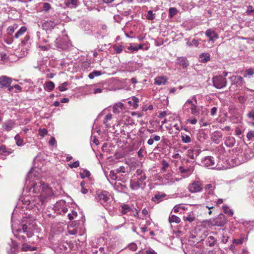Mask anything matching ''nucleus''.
<instances>
[{"label":"nucleus","mask_w":254,"mask_h":254,"mask_svg":"<svg viewBox=\"0 0 254 254\" xmlns=\"http://www.w3.org/2000/svg\"><path fill=\"white\" fill-rule=\"evenodd\" d=\"M33 226L30 224H21L18 229L12 228V232L14 236L22 242L33 243L35 238L37 239L38 236L35 235L33 229Z\"/></svg>","instance_id":"1"},{"label":"nucleus","mask_w":254,"mask_h":254,"mask_svg":"<svg viewBox=\"0 0 254 254\" xmlns=\"http://www.w3.org/2000/svg\"><path fill=\"white\" fill-rule=\"evenodd\" d=\"M32 191L36 193H40L37 199L39 200L40 204H43L47 198L52 196L54 193L52 189L48 187V185L42 181L34 184L32 185Z\"/></svg>","instance_id":"2"},{"label":"nucleus","mask_w":254,"mask_h":254,"mask_svg":"<svg viewBox=\"0 0 254 254\" xmlns=\"http://www.w3.org/2000/svg\"><path fill=\"white\" fill-rule=\"evenodd\" d=\"M197 101L196 96L193 95L191 100L188 99L183 106V109L185 113H190L194 116H198L200 114V108L202 107H198L197 105Z\"/></svg>","instance_id":"3"},{"label":"nucleus","mask_w":254,"mask_h":254,"mask_svg":"<svg viewBox=\"0 0 254 254\" xmlns=\"http://www.w3.org/2000/svg\"><path fill=\"white\" fill-rule=\"evenodd\" d=\"M95 198L97 201L100 202L104 206H107L111 199L109 192L106 191L98 192L96 194Z\"/></svg>","instance_id":"4"},{"label":"nucleus","mask_w":254,"mask_h":254,"mask_svg":"<svg viewBox=\"0 0 254 254\" xmlns=\"http://www.w3.org/2000/svg\"><path fill=\"white\" fill-rule=\"evenodd\" d=\"M222 199H217V196L214 195L207 196L206 199V207L208 209H211L214 207L216 204H221L223 203Z\"/></svg>","instance_id":"5"},{"label":"nucleus","mask_w":254,"mask_h":254,"mask_svg":"<svg viewBox=\"0 0 254 254\" xmlns=\"http://www.w3.org/2000/svg\"><path fill=\"white\" fill-rule=\"evenodd\" d=\"M213 86L217 89H221L226 86L227 81L226 78L221 75H216L213 77Z\"/></svg>","instance_id":"6"},{"label":"nucleus","mask_w":254,"mask_h":254,"mask_svg":"<svg viewBox=\"0 0 254 254\" xmlns=\"http://www.w3.org/2000/svg\"><path fill=\"white\" fill-rule=\"evenodd\" d=\"M67 205L64 200H60L57 202L55 208L57 213L61 215H64L67 212Z\"/></svg>","instance_id":"7"},{"label":"nucleus","mask_w":254,"mask_h":254,"mask_svg":"<svg viewBox=\"0 0 254 254\" xmlns=\"http://www.w3.org/2000/svg\"><path fill=\"white\" fill-rule=\"evenodd\" d=\"M226 223V217L222 213L219 214L217 217L214 218L211 222L213 225L217 226H223Z\"/></svg>","instance_id":"8"},{"label":"nucleus","mask_w":254,"mask_h":254,"mask_svg":"<svg viewBox=\"0 0 254 254\" xmlns=\"http://www.w3.org/2000/svg\"><path fill=\"white\" fill-rule=\"evenodd\" d=\"M188 189L191 193L200 192L202 190L201 184L199 181H194L189 185Z\"/></svg>","instance_id":"9"},{"label":"nucleus","mask_w":254,"mask_h":254,"mask_svg":"<svg viewBox=\"0 0 254 254\" xmlns=\"http://www.w3.org/2000/svg\"><path fill=\"white\" fill-rule=\"evenodd\" d=\"M232 85H235L237 87H242L245 83L243 78L240 76L233 75L230 77Z\"/></svg>","instance_id":"10"},{"label":"nucleus","mask_w":254,"mask_h":254,"mask_svg":"<svg viewBox=\"0 0 254 254\" xmlns=\"http://www.w3.org/2000/svg\"><path fill=\"white\" fill-rule=\"evenodd\" d=\"M202 164L206 167H210L211 169L214 168L215 162V159L213 157L207 156L202 160Z\"/></svg>","instance_id":"11"},{"label":"nucleus","mask_w":254,"mask_h":254,"mask_svg":"<svg viewBox=\"0 0 254 254\" xmlns=\"http://www.w3.org/2000/svg\"><path fill=\"white\" fill-rule=\"evenodd\" d=\"M12 79L8 76L2 75L0 77V87L7 88L10 85Z\"/></svg>","instance_id":"12"},{"label":"nucleus","mask_w":254,"mask_h":254,"mask_svg":"<svg viewBox=\"0 0 254 254\" xmlns=\"http://www.w3.org/2000/svg\"><path fill=\"white\" fill-rule=\"evenodd\" d=\"M6 250L8 254H14L18 250L16 243L11 240V242L8 244Z\"/></svg>","instance_id":"13"},{"label":"nucleus","mask_w":254,"mask_h":254,"mask_svg":"<svg viewBox=\"0 0 254 254\" xmlns=\"http://www.w3.org/2000/svg\"><path fill=\"white\" fill-rule=\"evenodd\" d=\"M205 35L209 38V41L213 43L219 38L218 35L210 29H208L205 31Z\"/></svg>","instance_id":"14"},{"label":"nucleus","mask_w":254,"mask_h":254,"mask_svg":"<svg viewBox=\"0 0 254 254\" xmlns=\"http://www.w3.org/2000/svg\"><path fill=\"white\" fill-rule=\"evenodd\" d=\"M125 110V106L124 104L121 102H118L113 106V112L116 114H119L123 112Z\"/></svg>","instance_id":"15"},{"label":"nucleus","mask_w":254,"mask_h":254,"mask_svg":"<svg viewBox=\"0 0 254 254\" xmlns=\"http://www.w3.org/2000/svg\"><path fill=\"white\" fill-rule=\"evenodd\" d=\"M179 171L183 175L184 177L190 176L193 171V167H190L188 168H185L183 167H180Z\"/></svg>","instance_id":"16"},{"label":"nucleus","mask_w":254,"mask_h":254,"mask_svg":"<svg viewBox=\"0 0 254 254\" xmlns=\"http://www.w3.org/2000/svg\"><path fill=\"white\" fill-rule=\"evenodd\" d=\"M15 126L14 122L9 120L2 124L3 129L6 131H10Z\"/></svg>","instance_id":"17"},{"label":"nucleus","mask_w":254,"mask_h":254,"mask_svg":"<svg viewBox=\"0 0 254 254\" xmlns=\"http://www.w3.org/2000/svg\"><path fill=\"white\" fill-rule=\"evenodd\" d=\"M56 25L57 24H56V23H55V22L51 21V20H49V21H46L45 22H44L42 24V27L43 29H44L46 31H48V30H51L53 29H54Z\"/></svg>","instance_id":"18"},{"label":"nucleus","mask_w":254,"mask_h":254,"mask_svg":"<svg viewBox=\"0 0 254 254\" xmlns=\"http://www.w3.org/2000/svg\"><path fill=\"white\" fill-rule=\"evenodd\" d=\"M142 182L143 181H140L138 180H137V181L131 180L130 182V188L133 190H137L142 185Z\"/></svg>","instance_id":"19"},{"label":"nucleus","mask_w":254,"mask_h":254,"mask_svg":"<svg viewBox=\"0 0 254 254\" xmlns=\"http://www.w3.org/2000/svg\"><path fill=\"white\" fill-rule=\"evenodd\" d=\"M136 174L137 177V180H138L140 181H143L146 178L144 173L141 169H138L136 170Z\"/></svg>","instance_id":"20"},{"label":"nucleus","mask_w":254,"mask_h":254,"mask_svg":"<svg viewBox=\"0 0 254 254\" xmlns=\"http://www.w3.org/2000/svg\"><path fill=\"white\" fill-rule=\"evenodd\" d=\"M13 150L11 148H7L4 145L0 146V153L1 154L6 155L11 154Z\"/></svg>","instance_id":"21"},{"label":"nucleus","mask_w":254,"mask_h":254,"mask_svg":"<svg viewBox=\"0 0 254 254\" xmlns=\"http://www.w3.org/2000/svg\"><path fill=\"white\" fill-rule=\"evenodd\" d=\"M183 220L185 222L191 223L195 220V217L193 214L187 213L184 216Z\"/></svg>","instance_id":"22"},{"label":"nucleus","mask_w":254,"mask_h":254,"mask_svg":"<svg viewBox=\"0 0 254 254\" xmlns=\"http://www.w3.org/2000/svg\"><path fill=\"white\" fill-rule=\"evenodd\" d=\"M200 59V62L203 63H205L210 61V54L208 53H204L201 54L199 56Z\"/></svg>","instance_id":"23"},{"label":"nucleus","mask_w":254,"mask_h":254,"mask_svg":"<svg viewBox=\"0 0 254 254\" xmlns=\"http://www.w3.org/2000/svg\"><path fill=\"white\" fill-rule=\"evenodd\" d=\"M112 118V115L111 114H109L105 116L103 123L107 128H110L111 127L110 122L111 121Z\"/></svg>","instance_id":"24"},{"label":"nucleus","mask_w":254,"mask_h":254,"mask_svg":"<svg viewBox=\"0 0 254 254\" xmlns=\"http://www.w3.org/2000/svg\"><path fill=\"white\" fill-rule=\"evenodd\" d=\"M178 64L183 67H186L189 65V63L186 58L184 57L179 58L178 59Z\"/></svg>","instance_id":"25"},{"label":"nucleus","mask_w":254,"mask_h":254,"mask_svg":"<svg viewBox=\"0 0 254 254\" xmlns=\"http://www.w3.org/2000/svg\"><path fill=\"white\" fill-rule=\"evenodd\" d=\"M27 28L26 26H22L20 29L15 33L14 35L15 38H18L22 35L24 34V33L26 31Z\"/></svg>","instance_id":"26"},{"label":"nucleus","mask_w":254,"mask_h":254,"mask_svg":"<svg viewBox=\"0 0 254 254\" xmlns=\"http://www.w3.org/2000/svg\"><path fill=\"white\" fill-rule=\"evenodd\" d=\"M55 87V84L53 81H50L45 83L44 88L45 90L51 91Z\"/></svg>","instance_id":"27"},{"label":"nucleus","mask_w":254,"mask_h":254,"mask_svg":"<svg viewBox=\"0 0 254 254\" xmlns=\"http://www.w3.org/2000/svg\"><path fill=\"white\" fill-rule=\"evenodd\" d=\"M18 28V24H14L12 26L8 27L7 28V33L9 36H11L14 32L15 29Z\"/></svg>","instance_id":"28"},{"label":"nucleus","mask_w":254,"mask_h":254,"mask_svg":"<svg viewBox=\"0 0 254 254\" xmlns=\"http://www.w3.org/2000/svg\"><path fill=\"white\" fill-rule=\"evenodd\" d=\"M214 189V186L211 184H206L205 186V190H209L208 195L207 196H211V195H213V190Z\"/></svg>","instance_id":"29"},{"label":"nucleus","mask_w":254,"mask_h":254,"mask_svg":"<svg viewBox=\"0 0 254 254\" xmlns=\"http://www.w3.org/2000/svg\"><path fill=\"white\" fill-rule=\"evenodd\" d=\"M117 173L115 171H111L110 172L109 176L112 180H118L122 181L121 177L117 175Z\"/></svg>","instance_id":"30"},{"label":"nucleus","mask_w":254,"mask_h":254,"mask_svg":"<svg viewBox=\"0 0 254 254\" xmlns=\"http://www.w3.org/2000/svg\"><path fill=\"white\" fill-rule=\"evenodd\" d=\"M207 241L210 247H213L216 244L217 240L212 236L208 237Z\"/></svg>","instance_id":"31"},{"label":"nucleus","mask_w":254,"mask_h":254,"mask_svg":"<svg viewBox=\"0 0 254 254\" xmlns=\"http://www.w3.org/2000/svg\"><path fill=\"white\" fill-rule=\"evenodd\" d=\"M131 211V208L127 204H124L122 205L121 212L123 214H126L127 213Z\"/></svg>","instance_id":"32"},{"label":"nucleus","mask_w":254,"mask_h":254,"mask_svg":"<svg viewBox=\"0 0 254 254\" xmlns=\"http://www.w3.org/2000/svg\"><path fill=\"white\" fill-rule=\"evenodd\" d=\"M188 155L190 159H194L198 155V152L196 150L189 149L188 150Z\"/></svg>","instance_id":"33"},{"label":"nucleus","mask_w":254,"mask_h":254,"mask_svg":"<svg viewBox=\"0 0 254 254\" xmlns=\"http://www.w3.org/2000/svg\"><path fill=\"white\" fill-rule=\"evenodd\" d=\"M169 220L170 223L175 222L176 223L178 224L181 222L180 218L175 215H172L170 216L169 217Z\"/></svg>","instance_id":"34"},{"label":"nucleus","mask_w":254,"mask_h":254,"mask_svg":"<svg viewBox=\"0 0 254 254\" xmlns=\"http://www.w3.org/2000/svg\"><path fill=\"white\" fill-rule=\"evenodd\" d=\"M101 74H102L101 71L94 70L93 72H91L89 74L88 77L90 79H93L95 77L100 76Z\"/></svg>","instance_id":"35"},{"label":"nucleus","mask_w":254,"mask_h":254,"mask_svg":"<svg viewBox=\"0 0 254 254\" xmlns=\"http://www.w3.org/2000/svg\"><path fill=\"white\" fill-rule=\"evenodd\" d=\"M16 141V144L17 146H20L23 145V139L20 137L19 134H16L14 137Z\"/></svg>","instance_id":"36"},{"label":"nucleus","mask_w":254,"mask_h":254,"mask_svg":"<svg viewBox=\"0 0 254 254\" xmlns=\"http://www.w3.org/2000/svg\"><path fill=\"white\" fill-rule=\"evenodd\" d=\"M223 211L225 213L227 214L229 216H232L233 215V211L229 208L227 206H223Z\"/></svg>","instance_id":"37"},{"label":"nucleus","mask_w":254,"mask_h":254,"mask_svg":"<svg viewBox=\"0 0 254 254\" xmlns=\"http://www.w3.org/2000/svg\"><path fill=\"white\" fill-rule=\"evenodd\" d=\"M182 140L184 143H190L191 142V139L190 136L187 134H183L181 136Z\"/></svg>","instance_id":"38"},{"label":"nucleus","mask_w":254,"mask_h":254,"mask_svg":"<svg viewBox=\"0 0 254 254\" xmlns=\"http://www.w3.org/2000/svg\"><path fill=\"white\" fill-rule=\"evenodd\" d=\"M115 172H117V174L121 175V176H123L124 174H125L126 172V168L124 166H121L119 168H117Z\"/></svg>","instance_id":"39"},{"label":"nucleus","mask_w":254,"mask_h":254,"mask_svg":"<svg viewBox=\"0 0 254 254\" xmlns=\"http://www.w3.org/2000/svg\"><path fill=\"white\" fill-rule=\"evenodd\" d=\"M30 37L29 35H26L21 41V44L26 45L30 44Z\"/></svg>","instance_id":"40"},{"label":"nucleus","mask_w":254,"mask_h":254,"mask_svg":"<svg viewBox=\"0 0 254 254\" xmlns=\"http://www.w3.org/2000/svg\"><path fill=\"white\" fill-rule=\"evenodd\" d=\"M132 106L134 109H136L138 106V103L139 102V99L137 97L133 96L132 98Z\"/></svg>","instance_id":"41"},{"label":"nucleus","mask_w":254,"mask_h":254,"mask_svg":"<svg viewBox=\"0 0 254 254\" xmlns=\"http://www.w3.org/2000/svg\"><path fill=\"white\" fill-rule=\"evenodd\" d=\"M187 45L190 47L193 46L197 47L199 45V42L197 40L193 39L191 42H188L187 43Z\"/></svg>","instance_id":"42"},{"label":"nucleus","mask_w":254,"mask_h":254,"mask_svg":"<svg viewBox=\"0 0 254 254\" xmlns=\"http://www.w3.org/2000/svg\"><path fill=\"white\" fill-rule=\"evenodd\" d=\"M22 249L23 250V251H32L35 250V249L34 248H32L30 246L27 245L26 243H23V244L22 245Z\"/></svg>","instance_id":"43"},{"label":"nucleus","mask_w":254,"mask_h":254,"mask_svg":"<svg viewBox=\"0 0 254 254\" xmlns=\"http://www.w3.org/2000/svg\"><path fill=\"white\" fill-rule=\"evenodd\" d=\"M169 16L170 17H173L177 13V10L175 7H171L169 10Z\"/></svg>","instance_id":"44"},{"label":"nucleus","mask_w":254,"mask_h":254,"mask_svg":"<svg viewBox=\"0 0 254 254\" xmlns=\"http://www.w3.org/2000/svg\"><path fill=\"white\" fill-rule=\"evenodd\" d=\"M80 176L81 178L83 179L85 177H88L90 176V173L87 170H84L82 173H80Z\"/></svg>","instance_id":"45"},{"label":"nucleus","mask_w":254,"mask_h":254,"mask_svg":"<svg viewBox=\"0 0 254 254\" xmlns=\"http://www.w3.org/2000/svg\"><path fill=\"white\" fill-rule=\"evenodd\" d=\"M68 83L67 82H64L61 85H60L58 88L60 91H64L67 90L66 86H67Z\"/></svg>","instance_id":"46"},{"label":"nucleus","mask_w":254,"mask_h":254,"mask_svg":"<svg viewBox=\"0 0 254 254\" xmlns=\"http://www.w3.org/2000/svg\"><path fill=\"white\" fill-rule=\"evenodd\" d=\"M162 167L161 168V170L163 171H166L169 167L168 163L164 160L162 161Z\"/></svg>","instance_id":"47"},{"label":"nucleus","mask_w":254,"mask_h":254,"mask_svg":"<svg viewBox=\"0 0 254 254\" xmlns=\"http://www.w3.org/2000/svg\"><path fill=\"white\" fill-rule=\"evenodd\" d=\"M246 74L244 75V77H247V76H251L253 75L254 72V70L253 69L248 68L246 70Z\"/></svg>","instance_id":"48"},{"label":"nucleus","mask_w":254,"mask_h":254,"mask_svg":"<svg viewBox=\"0 0 254 254\" xmlns=\"http://www.w3.org/2000/svg\"><path fill=\"white\" fill-rule=\"evenodd\" d=\"M244 238L242 237L239 239H234L233 243L236 245H241L244 242Z\"/></svg>","instance_id":"49"},{"label":"nucleus","mask_w":254,"mask_h":254,"mask_svg":"<svg viewBox=\"0 0 254 254\" xmlns=\"http://www.w3.org/2000/svg\"><path fill=\"white\" fill-rule=\"evenodd\" d=\"M114 49L117 53H120L123 51L124 47L123 46H114Z\"/></svg>","instance_id":"50"},{"label":"nucleus","mask_w":254,"mask_h":254,"mask_svg":"<svg viewBox=\"0 0 254 254\" xmlns=\"http://www.w3.org/2000/svg\"><path fill=\"white\" fill-rule=\"evenodd\" d=\"M77 215V213L76 211H72L71 213L68 214V218L70 220H73Z\"/></svg>","instance_id":"51"},{"label":"nucleus","mask_w":254,"mask_h":254,"mask_svg":"<svg viewBox=\"0 0 254 254\" xmlns=\"http://www.w3.org/2000/svg\"><path fill=\"white\" fill-rule=\"evenodd\" d=\"M38 131L39 135L41 136H44L48 133V131L46 128H40Z\"/></svg>","instance_id":"52"},{"label":"nucleus","mask_w":254,"mask_h":254,"mask_svg":"<svg viewBox=\"0 0 254 254\" xmlns=\"http://www.w3.org/2000/svg\"><path fill=\"white\" fill-rule=\"evenodd\" d=\"M128 248L132 251H135L137 250V247L136 244L132 243L128 245Z\"/></svg>","instance_id":"53"},{"label":"nucleus","mask_w":254,"mask_h":254,"mask_svg":"<svg viewBox=\"0 0 254 254\" xmlns=\"http://www.w3.org/2000/svg\"><path fill=\"white\" fill-rule=\"evenodd\" d=\"M146 17L148 19L152 20L154 18V14L151 10H149L147 12Z\"/></svg>","instance_id":"54"},{"label":"nucleus","mask_w":254,"mask_h":254,"mask_svg":"<svg viewBox=\"0 0 254 254\" xmlns=\"http://www.w3.org/2000/svg\"><path fill=\"white\" fill-rule=\"evenodd\" d=\"M77 0H68L66 2V5L69 6L70 4L76 5L77 4Z\"/></svg>","instance_id":"55"},{"label":"nucleus","mask_w":254,"mask_h":254,"mask_svg":"<svg viewBox=\"0 0 254 254\" xmlns=\"http://www.w3.org/2000/svg\"><path fill=\"white\" fill-rule=\"evenodd\" d=\"M115 187L116 189H121V190H124V189L125 188V186L120 183H116L115 184Z\"/></svg>","instance_id":"56"},{"label":"nucleus","mask_w":254,"mask_h":254,"mask_svg":"<svg viewBox=\"0 0 254 254\" xmlns=\"http://www.w3.org/2000/svg\"><path fill=\"white\" fill-rule=\"evenodd\" d=\"M79 166V162L78 161L69 164V166L70 168H77Z\"/></svg>","instance_id":"57"},{"label":"nucleus","mask_w":254,"mask_h":254,"mask_svg":"<svg viewBox=\"0 0 254 254\" xmlns=\"http://www.w3.org/2000/svg\"><path fill=\"white\" fill-rule=\"evenodd\" d=\"M254 12V8H253V6L249 5L248 6V9L247 10V14L248 15H251L252 13Z\"/></svg>","instance_id":"58"},{"label":"nucleus","mask_w":254,"mask_h":254,"mask_svg":"<svg viewBox=\"0 0 254 254\" xmlns=\"http://www.w3.org/2000/svg\"><path fill=\"white\" fill-rule=\"evenodd\" d=\"M167 81V79L164 76H160V85L165 84Z\"/></svg>","instance_id":"59"},{"label":"nucleus","mask_w":254,"mask_h":254,"mask_svg":"<svg viewBox=\"0 0 254 254\" xmlns=\"http://www.w3.org/2000/svg\"><path fill=\"white\" fill-rule=\"evenodd\" d=\"M247 137L249 139H251L252 137H254V131H250L248 132Z\"/></svg>","instance_id":"60"},{"label":"nucleus","mask_w":254,"mask_h":254,"mask_svg":"<svg viewBox=\"0 0 254 254\" xmlns=\"http://www.w3.org/2000/svg\"><path fill=\"white\" fill-rule=\"evenodd\" d=\"M168 114V111H165L160 113V121L163 119V118Z\"/></svg>","instance_id":"61"},{"label":"nucleus","mask_w":254,"mask_h":254,"mask_svg":"<svg viewBox=\"0 0 254 254\" xmlns=\"http://www.w3.org/2000/svg\"><path fill=\"white\" fill-rule=\"evenodd\" d=\"M146 254H157L153 249L149 248L145 252Z\"/></svg>","instance_id":"62"},{"label":"nucleus","mask_w":254,"mask_h":254,"mask_svg":"<svg viewBox=\"0 0 254 254\" xmlns=\"http://www.w3.org/2000/svg\"><path fill=\"white\" fill-rule=\"evenodd\" d=\"M56 143V139L54 137H52L51 138L50 140L49 141V143L50 145L53 146Z\"/></svg>","instance_id":"63"},{"label":"nucleus","mask_w":254,"mask_h":254,"mask_svg":"<svg viewBox=\"0 0 254 254\" xmlns=\"http://www.w3.org/2000/svg\"><path fill=\"white\" fill-rule=\"evenodd\" d=\"M43 8L44 10H45L46 11H48V10H49L50 8V4L48 3L45 2L43 4Z\"/></svg>","instance_id":"64"}]
</instances>
